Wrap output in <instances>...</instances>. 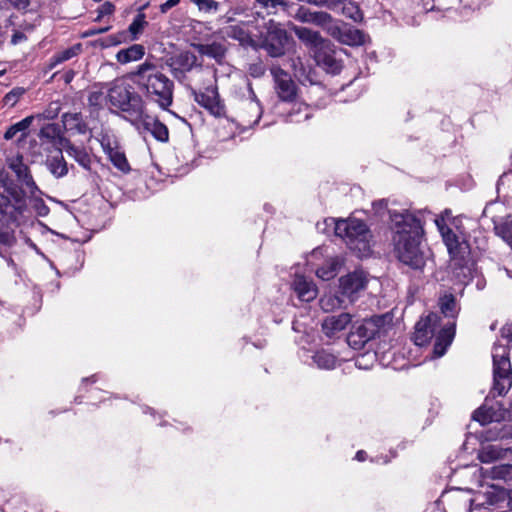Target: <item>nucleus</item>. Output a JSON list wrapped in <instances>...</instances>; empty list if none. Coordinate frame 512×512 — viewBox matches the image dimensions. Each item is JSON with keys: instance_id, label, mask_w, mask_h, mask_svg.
Here are the masks:
<instances>
[{"instance_id": "obj_17", "label": "nucleus", "mask_w": 512, "mask_h": 512, "mask_svg": "<svg viewBox=\"0 0 512 512\" xmlns=\"http://www.w3.org/2000/svg\"><path fill=\"white\" fill-rule=\"evenodd\" d=\"M195 101L216 117L225 114V107L215 87H207L203 92L196 93Z\"/></svg>"}, {"instance_id": "obj_55", "label": "nucleus", "mask_w": 512, "mask_h": 512, "mask_svg": "<svg viewBox=\"0 0 512 512\" xmlns=\"http://www.w3.org/2000/svg\"><path fill=\"white\" fill-rule=\"evenodd\" d=\"M346 0H326V8L330 10H335L345 3Z\"/></svg>"}, {"instance_id": "obj_35", "label": "nucleus", "mask_w": 512, "mask_h": 512, "mask_svg": "<svg viewBox=\"0 0 512 512\" xmlns=\"http://www.w3.org/2000/svg\"><path fill=\"white\" fill-rule=\"evenodd\" d=\"M81 50V45L77 44L72 47H69L65 50H62L52 56L50 59L49 67L54 68L56 65L63 63L65 61L70 60L71 58L78 55Z\"/></svg>"}, {"instance_id": "obj_3", "label": "nucleus", "mask_w": 512, "mask_h": 512, "mask_svg": "<svg viewBox=\"0 0 512 512\" xmlns=\"http://www.w3.org/2000/svg\"><path fill=\"white\" fill-rule=\"evenodd\" d=\"M435 224L447 247L456 276L462 277V281L468 279L471 275L470 247L463 231L454 222L448 225L443 216L436 218Z\"/></svg>"}, {"instance_id": "obj_27", "label": "nucleus", "mask_w": 512, "mask_h": 512, "mask_svg": "<svg viewBox=\"0 0 512 512\" xmlns=\"http://www.w3.org/2000/svg\"><path fill=\"white\" fill-rule=\"evenodd\" d=\"M47 169L56 178H62L68 173V165L62 152L59 150L55 155H51L46 160Z\"/></svg>"}, {"instance_id": "obj_64", "label": "nucleus", "mask_w": 512, "mask_h": 512, "mask_svg": "<svg viewBox=\"0 0 512 512\" xmlns=\"http://www.w3.org/2000/svg\"><path fill=\"white\" fill-rule=\"evenodd\" d=\"M3 73H4V72H3V71H1V72H0V76H2V75H3Z\"/></svg>"}, {"instance_id": "obj_57", "label": "nucleus", "mask_w": 512, "mask_h": 512, "mask_svg": "<svg viewBox=\"0 0 512 512\" xmlns=\"http://www.w3.org/2000/svg\"><path fill=\"white\" fill-rule=\"evenodd\" d=\"M5 195L0 193V215L3 213H8L12 208L11 206L5 205Z\"/></svg>"}, {"instance_id": "obj_36", "label": "nucleus", "mask_w": 512, "mask_h": 512, "mask_svg": "<svg viewBox=\"0 0 512 512\" xmlns=\"http://www.w3.org/2000/svg\"><path fill=\"white\" fill-rule=\"evenodd\" d=\"M313 360L321 369H334L337 364V358L333 354L324 350L316 352L313 356Z\"/></svg>"}, {"instance_id": "obj_39", "label": "nucleus", "mask_w": 512, "mask_h": 512, "mask_svg": "<svg viewBox=\"0 0 512 512\" xmlns=\"http://www.w3.org/2000/svg\"><path fill=\"white\" fill-rule=\"evenodd\" d=\"M441 313L445 317L454 318L457 314V304L455 297L451 294L444 295L439 302Z\"/></svg>"}, {"instance_id": "obj_46", "label": "nucleus", "mask_w": 512, "mask_h": 512, "mask_svg": "<svg viewBox=\"0 0 512 512\" xmlns=\"http://www.w3.org/2000/svg\"><path fill=\"white\" fill-rule=\"evenodd\" d=\"M497 233L512 247V219L496 227Z\"/></svg>"}, {"instance_id": "obj_4", "label": "nucleus", "mask_w": 512, "mask_h": 512, "mask_svg": "<svg viewBox=\"0 0 512 512\" xmlns=\"http://www.w3.org/2000/svg\"><path fill=\"white\" fill-rule=\"evenodd\" d=\"M107 98L110 104L124 113V117L136 123L143 117L145 103L133 87L124 80H115L108 90Z\"/></svg>"}, {"instance_id": "obj_16", "label": "nucleus", "mask_w": 512, "mask_h": 512, "mask_svg": "<svg viewBox=\"0 0 512 512\" xmlns=\"http://www.w3.org/2000/svg\"><path fill=\"white\" fill-rule=\"evenodd\" d=\"M439 320L440 318L436 313H430L418 321L413 335L414 343L418 346L428 343L438 327Z\"/></svg>"}, {"instance_id": "obj_22", "label": "nucleus", "mask_w": 512, "mask_h": 512, "mask_svg": "<svg viewBox=\"0 0 512 512\" xmlns=\"http://www.w3.org/2000/svg\"><path fill=\"white\" fill-rule=\"evenodd\" d=\"M137 122H140L144 130L148 131L157 141L168 142L169 130L165 124L160 122L157 118H154L143 111V117Z\"/></svg>"}, {"instance_id": "obj_14", "label": "nucleus", "mask_w": 512, "mask_h": 512, "mask_svg": "<svg viewBox=\"0 0 512 512\" xmlns=\"http://www.w3.org/2000/svg\"><path fill=\"white\" fill-rule=\"evenodd\" d=\"M293 18L301 23L312 24L318 27L327 28L332 24V16L324 11H313L310 8L301 5L299 6Z\"/></svg>"}, {"instance_id": "obj_42", "label": "nucleus", "mask_w": 512, "mask_h": 512, "mask_svg": "<svg viewBox=\"0 0 512 512\" xmlns=\"http://www.w3.org/2000/svg\"><path fill=\"white\" fill-rule=\"evenodd\" d=\"M148 22L145 19V14L139 13L136 15L132 23L129 25V32L132 34V40H136L138 35L142 33Z\"/></svg>"}, {"instance_id": "obj_47", "label": "nucleus", "mask_w": 512, "mask_h": 512, "mask_svg": "<svg viewBox=\"0 0 512 512\" xmlns=\"http://www.w3.org/2000/svg\"><path fill=\"white\" fill-rule=\"evenodd\" d=\"M24 92L25 91L23 88H14L4 96L3 104L5 106L13 107L24 94Z\"/></svg>"}, {"instance_id": "obj_61", "label": "nucleus", "mask_w": 512, "mask_h": 512, "mask_svg": "<svg viewBox=\"0 0 512 512\" xmlns=\"http://www.w3.org/2000/svg\"><path fill=\"white\" fill-rule=\"evenodd\" d=\"M230 10L233 13V15H235V16H240V15L244 14V12H245V9L242 7H234V8H230Z\"/></svg>"}, {"instance_id": "obj_26", "label": "nucleus", "mask_w": 512, "mask_h": 512, "mask_svg": "<svg viewBox=\"0 0 512 512\" xmlns=\"http://www.w3.org/2000/svg\"><path fill=\"white\" fill-rule=\"evenodd\" d=\"M507 453H512V447L502 448L499 445L487 444L478 452V459L482 463H492L504 459Z\"/></svg>"}, {"instance_id": "obj_25", "label": "nucleus", "mask_w": 512, "mask_h": 512, "mask_svg": "<svg viewBox=\"0 0 512 512\" xmlns=\"http://www.w3.org/2000/svg\"><path fill=\"white\" fill-rule=\"evenodd\" d=\"M101 145L105 153L108 155L110 161L117 169L124 173L130 171V166L125 154L122 151L111 147L110 138L108 136H104L101 139Z\"/></svg>"}, {"instance_id": "obj_33", "label": "nucleus", "mask_w": 512, "mask_h": 512, "mask_svg": "<svg viewBox=\"0 0 512 512\" xmlns=\"http://www.w3.org/2000/svg\"><path fill=\"white\" fill-rule=\"evenodd\" d=\"M194 48L204 56H208L210 58L215 59L216 61H221L224 57L226 49L220 43H212V44H195Z\"/></svg>"}, {"instance_id": "obj_8", "label": "nucleus", "mask_w": 512, "mask_h": 512, "mask_svg": "<svg viewBox=\"0 0 512 512\" xmlns=\"http://www.w3.org/2000/svg\"><path fill=\"white\" fill-rule=\"evenodd\" d=\"M2 187L7 193V196L5 195V205L11 206L12 209L9 211L10 213L1 214L0 220L17 222L19 216H21L26 209L24 191L10 178L2 184Z\"/></svg>"}, {"instance_id": "obj_38", "label": "nucleus", "mask_w": 512, "mask_h": 512, "mask_svg": "<svg viewBox=\"0 0 512 512\" xmlns=\"http://www.w3.org/2000/svg\"><path fill=\"white\" fill-rule=\"evenodd\" d=\"M503 416L497 415L491 408L482 406L473 413V419L482 425L493 421H499Z\"/></svg>"}, {"instance_id": "obj_52", "label": "nucleus", "mask_w": 512, "mask_h": 512, "mask_svg": "<svg viewBox=\"0 0 512 512\" xmlns=\"http://www.w3.org/2000/svg\"><path fill=\"white\" fill-rule=\"evenodd\" d=\"M181 0H167L160 5L161 13H167L170 9L177 6Z\"/></svg>"}, {"instance_id": "obj_10", "label": "nucleus", "mask_w": 512, "mask_h": 512, "mask_svg": "<svg viewBox=\"0 0 512 512\" xmlns=\"http://www.w3.org/2000/svg\"><path fill=\"white\" fill-rule=\"evenodd\" d=\"M270 73L274 80V89L278 98L284 102L294 101L298 89L290 74L276 65L271 67Z\"/></svg>"}, {"instance_id": "obj_54", "label": "nucleus", "mask_w": 512, "mask_h": 512, "mask_svg": "<svg viewBox=\"0 0 512 512\" xmlns=\"http://www.w3.org/2000/svg\"><path fill=\"white\" fill-rule=\"evenodd\" d=\"M373 208L376 213L381 214L385 209H387V201L385 199L375 201L373 203Z\"/></svg>"}, {"instance_id": "obj_53", "label": "nucleus", "mask_w": 512, "mask_h": 512, "mask_svg": "<svg viewBox=\"0 0 512 512\" xmlns=\"http://www.w3.org/2000/svg\"><path fill=\"white\" fill-rule=\"evenodd\" d=\"M220 21L229 25L235 24V22L237 21V16L233 15L231 10L229 9L225 15L220 17Z\"/></svg>"}, {"instance_id": "obj_21", "label": "nucleus", "mask_w": 512, "mask_h": 512, "mask_svg": "<svg viewBox=\"0 0 512 512\" xmlns=\"http://www.w3.org/2000/svg\"><path fill=\"white\" fill-rule=\"evenodd\" d=\"M351 321L352 315L349 313L327 316L322 323V330L327 337L332 338L344 331Z\"/></svg>"}, {"instance_id": "obj_48", "label": "nucleus", "mask_w": 512, "mask_h": 512, "mask_svg": "<svg viewBox=\"0 0 512 512\" xmlns=\"http://www.w3.org/2000/svg\"><path fill=\"white\" fill-rule=\"evenodd\" d=\"M105 100L104 93L102 91H92L88 96V103L90 106L100 108Z\"/></svg>"}, {"instance_id": "obj_29", "label": "nucleus", "mask_w": 512, "mask_h": 512, "mask_svg": "<svg viewBox=\"0 0 512 512\" xmlns=\"http://www.w3.org/2000/svg\"><path fill=\"white\" fill-rule=\"evenodd\" d=\"M65 152L72 157L80 166L89 170L91 166V157L85 148L67 143L64 146Z\"/></svg>"}, {"instance_id": "obj_9", "label": "nucleus", "mask_w": 512, "mask_h": 512, "mask_svg": "<svg viewBox=\"0 0 512 512\" xmlns=\"http://www.w3.org/2000/svg\"><path fill=\"white\" fill-rule=\"evenodd\" d=\"M385 323V316L377 315L365 319L354 332L347 337V342L355 349L361 348L366 342L376 337Z\"/></svg>"}, {"instance_id": "obj_62", "label": "nucleus", "mask_w": 512, "mask_h": 512, "mask_svg": "<svg viewBox=\"0 0 512 512\" xmlns=\"http://www.w3.org/2000/svg\"><path fill=\"white\" fill-rule=\"evenodd\" d=\"M365 458H366V452H365V451L360 450V451H358V452L356 453V459H357L358 461H364V460H365Z\"/></svg>"}, {"instance_id": "obj_13", "label": "nucleus", "mask_w": 512, "mask_h": 512, "mask_svg": "<svg viewBox=\"0 0 512 512\" xmlns=\"http://www.w3.org/2000/svg\"><path fill=\"white\" fill-rule=\"evenodd\" d=\"M328 33L340 43L349 46H358L365 42L364 33L347 24L330 25L328 27Z\"/></svg>"}, {"instance_id": "obj_59", "label": "nucleus", "mask_w": 512, "mask_h": 512, "mask_svg": "<svg viewBox=\"0 0 512 512\" xmlns=\"http://www.w3.org/2000/svg\"><path fill=\"white\" fill-rule=\"evenodd\" d=\"M25 39V35L21 32H15L12 36V39H11V42L13 44H18L19 42H21L22 40Z\"/></svg>"}, {"instance_id": "obj_45", "label": "nucleus", "mask_w": 512, "mask_h": 512, "mask_svg": "<svg viewBox=\"0 0 512 512\" xmlns=\"http://www.w3.org/2000/svg\"><path fill=\"white\" fill-rule=\"evenodd\" d=\"M199 11L204 13H214L219 9V2L215 0H193Z\"/></svg>"}, {"instance_id": "obj_20", "label": "nucleus", "mask_w": 512, "mask_h": 512, "mask_svg": "<svg viewBox=\"0 0 512 512\" xmlns=\"http://www.w3.org/2000/svg\"><path fill=\"white\" fill-rule=\"evenodd\" d=\"M9 168L16 174L18 180L26 186L31 194H35L38 190L35 181L29 171L28 166L23 162V157L17 155L8 160Z\"/></svg>"}, {"instance_id": "obj_11", "label": "nucleus", "mask_w": 512, "mask_h": 512, "mask_svg": "<svg viewBox=\"0 0 512 512\" xmlns=\"http://www.w3.org/2000/svg\"><path fill=\"white\" fill-rule=\"evenodd\" d=\"M368 282V274L362 269H357L339 279V288L342 295L348 297L350 302H354L358 294L366 289Z\"/></svg>"}, {"instance_id": "obj_24", "label": "nucleus", "mask_w": 512, "mask_h": 512, "mask_svg": "<svg viewBox=\"0 0 512 512\" xmlns=\"http://www.w3.org/2000/svg\"><path fill=\"white\" fill-rule=\"evenodd\" d=\"M455 326V322L449 321L438 332L433 349V352L437 357L443 356L447 348L451 345L455 336Z\"/></svg>"}, {"instance_id": "obj_50", "label": "nucleus", "mask_w": 512, "mask_h": 512, "mask_svg": "<svg viewBox=\"0 0 512 512\" xmlns=\"http://www.w3.org/2000/svg\"><path fill=\"white\" fill-rule=\"evenodd\" d=\"M256 2L264 8H276L278 5H287L284 0H256Z\"/></svg>"}, {"instance_id": "obj_23", "label": "nucleus", "mask_w": 512, "mask_h": 512, "mask_svg": "<svg viewBox=\"0 0 512 512\" xmlns=\"http://www.w3.org/2000/svg\"><path fill=\"white\" fill-rule=\"evenodd\" d=\"M292 286L301 301L310 302L318 295L316 285L304 276L296 275Z\"/></svg>"}, {"instance_id": "obj_12", "label": "nucleus", "mask_w": 512, "mask_h": 512, "mask_svg": "<svg viewBox=\"0 0 512 512\" xmlns=\"http://www.w3.org/2000/svg\"><path fill=\"white\" fill-rule=\"evenodd\" d=\"M253 23L252 20L240 21L239 23L228 25L224 28V33L229 37L239 42L243 47H251L257 49L256 36L257 34L251 33L249 26Z\"/></svg>"}, {"instance_id": "obj_41", "label": "nucleus", "mask_w": 512, "mask_h": 512, "mask_svg": "<svg viewBox=\"0 0 512 512\" xmlns=\"http://www.w3.org/2000/svg\"><path fill=\"white\" fill-rule=\"evenodd\" d=\"M342 14L355 22L362 20L363 15L360 8L352 1L346 0L341 7Z\"/></svg>"}, {"instance_id": "obj_32", "label": "nucleus", "mask_w": 512, "mask_h": 512, "mask_svg": "<svg viewBox=\"0 0 512 512\" xmlns=\"http://www.w3.org/2000/svg\"><path fill=\"white\" fill-rule=\"evenodd\" d=\"M144 54V47L140 44H134L127 49L120 50L116 55V59L121 64H126L141 59Z\"/></svg>"}, {"instance_id": "obj_56", "label": "nucleus", "mask_w": 512, "mask_h": 512, "mask_svg": "<svg viewBox=\"0 0 512 512\" xmlns=\"http://www.w3.org/2000/svg\"><path fill=\"white\" fill-rule=\"evenodd\" d=\"M502 336L508 339V343H512V326L506 325L501 330Z\"/></svg>"}, {"instance_id": "obj_34", "label": "nucleus", "mask_w": 512, "mask_h": 512, "mask_svg": "<svg viewBox=\"0 0 512 512\" xmlns=\"http://www.w3.org/2000/svg\"><path fill=\"white\" fill-rule=\"evenodd\" d=\"M342 264L343 261L340 257L336 256L330 258L327 261L326 265L317 269L316 274L322 280H330L336 276L337 271L339 270Z\"/></svg>"}, {"instance_id": "obj_60", "label": "nucleus", "mask_w": 512, "mask_h": 512, "mask_svg": "<svg viewBox=\"0 0 512 512\" xmlns=\"http://www.w3.org/2000/svg\"><path fill=\"white\" fill-rule=\"evenodd\" d=\"M8 179V173L4 169H0V184H4Z\"/></svg>"}, {"instance_id": "obj_49", "label": "nucleus", "mask_w": 512, "mask_h": 512, "mask_svg": "<svg viewBox=\"0 0 512 512\" xmlns=\"http://www.w3.org/2000/svg\"><path fill=\"white\" fill-rule=\"evenodd\" d=\"M60 106L57 102L50 103L48 108L44 111L43 115L46 119H54L57 117Z\"/></svg>"}, {"instance_id": "obj_51", "label": "nucleus", "mask_w": 512, "mask_h": 512, "mask_svg": "<svg viewBox=\"0 0 512 512\" xmlns=\"http://www.w3.org/2000/svg\"><path fill=\"white\" fill-rule=\"evenodd\" d=\"M56 134V127L54 125H48L41 129L40 135L46 138H54Z\"/></svg>"}, {"instance_id": "obj_30", "label": "nucleus", "mask_w": 512, "mask_h": 512, "mask_svg": "<svg viewBox=\"0 0 512 512\" xmlns=\"http://www.w3.org/2000/svg\"><path fill=\"white\" fill-rule=\"evenodd\" d=\"M33 122V117L28 116L21 121L11 125L4 134L6 140H11L19 135L18 140L23 139L27 135V131Z\"/></svg>"}, {"instance_id": "obj_44", "label": "nucleus", "mask_w": 512, "mask_h": 512, "mask_svg": "<svg viewBox=\"0 0 512 512\" xmlns=\"http://www.w3.org/2000/svg\"><path fill=\"white\" fill-rule=\"evenodd\" d=\"M177 63L184 71H190L197 63V57L190 52L181 53L177 57Z\"/></svg>"}, {"instance_id": "obj_19", "label": "nucleus", "mask_w": 512, "mask_h": 512, "mask_svg": "<svg viewBox=\"0 0 512 512\" xmlns=\"http://www.w3.org/2000/svg\"><path fill=\"white\" fill-rule=\"evenodd\" d=\"M312 56L316 63L329 73L337 74L342 68L341 61L337 60L333 45L329 40L323 49L317 50Z\"/></svg>"}, {"instance_id": "obj_63", "label": "nucleus", "mask_w": 512, "mask_h": 512, "mask_svg": "<svg viewBox=\"0 0 512 512\" xmlns=\"http://www.w3.org/2000/svg\"><path fill=\"white\" fill-rule=\"evenodd\" d=\"M508 505H509L510 509H512V493L509 496Z\"/></svg>"}, {"instance_id": "obj_5", "label": "nucleus", "mask_w": 512, "mask_h": 512, "mask_svg": "<svg viewBox=\"0 0 512 512\" xmlns=\"http://www.w3.org/2000/svg\"><path fill=\"white\" fill-rule=\"evenodd\" d=\"M334 231L359 257H366L370 254L372 235L363 221L356 218L339 219L335 223Z\"/></svg>"}, {"instance_id": "obj_37", "label": "nucleus", "mask_w": 512, "mask_h": 512, "mask_svg": "<svg viewBox=\"0 0 512 512\" xmlns=\"http://www.w3.org/2000/svg\"><path fill=\"white\" fill-rule=\"evenodd\" d=\"M312 116V109L305 103H296L289 113L291 122H302L308 120Z\"/></svg>"}, {"instance_id": "obj_28", "label": "nucleus", "mask_w": 512, "mask_h": 512, "mask_svg": "<svg viewBox=\"0 0 512 512\" xmlns=\"http://www.w3.org/2000/svg\"><path fill=\"white\" fill-rule=\"evenodd\" d=\"M62 121L67 131L77 134H85L88 131L87 124L83 121L80 113H65L62 116Z\"/></svg>"}, {"instance_id": "obj_31", "label": "nucleus", "mask_w": 512, "mask_h": 512, "mask_svg": "<svg viewBox=\"0 0 512 512\" xmlns=\"http://www.w3.org/2000/svg\"><path fill=\"white\" fill-rule=\"evenodd\" d=\"M482 474L493 480H503V481H511L512 480V465L511 464H502L493 466L489 469H482Z\"/></svg>"}, {"instance_id": "obj_58", "label": "nucleus", "mask_w": 512, "mask_h": 512, "mask_svg": "<svg viewBox=\"0 0 512 512\" xmlns=\"http://www.w3.org/2000/svg\"><path fill=\"white\" fill-rule=\"evenodd\" d=\"M108 30H109V27L98 28V29H89L88 31L85 32V36H94L97 34L104 33Z\"/></svg>"}, {"instance_id": "obj_1", "label": "nucleus", "mask_w": 512, "mask_h": 512, "mask_svg": "<svg viewBox=\"0 0 512 512\" xmlns=\"http://www.w3.org/2000/svg\"><path fill=\"white\" fill-rule=\"evenodd\" d=\"M393 245L396 257L413 269L425 265V257L420 249L423 227L421 221L412 213L389 211Z\"/></svg>"}, {"instance_id": "obj_2", "label": "nucleus", "mask_w": 512, "mask_h": 512, "mask_svg": "<svg viewBox=\"0 0 512 512\" xmlns=\"http://www.w3.org/2000/svg\"><path fill=\"white\" fill-rule=\"evenodd\" d=\"M134 83L145 97L156 103L162 110H168L173 103L174 83L152 62L145 61L132 72Z\"/></svg>"}, {"instance_id": "obj_15", "label": "nucleus", "mask_w": 512, "mask_h": 512, "mask_svg": "<svg viewBox=\"0 0 512 512\" xmlns=\"http://www.w3.org/2000/svg\"><path fill=\"white\" fill-rule=\"evenodd\" d=\"M291 30L296 37L307 47L313 55L317 50H321L327 45V39L323 38L318 31H314L304 26L292 25Z\"/></svg>"}, {"instance_id": "obj_7", "label": "nucleus", "mask_w": 512, "mask_h": 512, "mask_svg": "<svg viewBox=\"0 0 512 512\" xmlns=\"http://www.w3.org/2000/svg\"><path fill=\"white\" fill-rule=\"evenodd\" d=\"M288 39L286 30L271 20L266 26V32L256 36L257 49H264L271 57H280L285 53Z\"/></svg>"}, {"instance_id": "obj_40", "label": "nucleus", "mask_w": 512, "mask_h": 512, "mask_svg": "<svg viewBox=\"0 0 512 512\" xmlns=\"http://www.w3.org/2000/svg\"><path fill=\"white\" fill-rule=\"evenodd\" d=\"M292 69H293L295 77L300 82H305V81L312 82V79L310 78L311 69L306 68L303 65L302 60L299 57L292 60Z\"/></svg>"}, {"instance_id": "obj_43", "label": "nucleus", "mask_w": 512, "mask_h": 512, "mask_svg": "<svg viewBox=\"0 0 512 512\" xmlns=\"http://www.w3.org/2000/svg\"><path fill=\"white\" fill-rule=\"evenodd\" d=\"M342 299L336 295H324L320 299V306L325 312L333 311L342 306Z\"/></svg>"}, {"instance_id": "obj_6", "label": "nucleus", "mask_w": 512, "mask_h": 512, "mask_svg": "<svg viewBox=\"0 0 512 512\" xmlns=\"http://www.w3.org/2000/svg\"><path fill=\"white\" fill-rule=\"evenodd\" d=\"M493 358V395L504 396L512 386L511 363L504 345L495 344Z\"/></svg>"}, {"instance_id": "obj_18", "label": "nucleus", "mask_w": 512, "mask_h": 512, "mask_svg": "<svg viewBox=\"0 0 512 512\" xmlns=\"http://www.w3.org/2000/svg\"><path fill=\"white\" fill-rule=\"evenodd\" d=\"M249 92L250 98L244 102V107L239 116L244 127H253L259 122L262 115L261 105L250 85Z\"/></svg>"}]
</instances>
